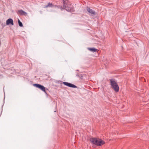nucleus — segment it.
Returning <instances> with one entry per match:
<instances>
[{
	"label": "nucleus",
	"instance_id": "1",
	"mask_svg": "<svg viewBox=\"0 0 149 149\" xmlns=\"http://www.w3.org/2000/svg\"><path fill=\"white\" fill-rule=\"evenodd\" d=\"M63 8L67 11L72 12L74 11V8L70 7L71 5L70 3L68 0H63Z\"/></svg>",
	"mask_w": 149,
	"mask_h": 149
},
{
	"label": "nucleus",
	"instance_id": "2",
	"mask_svg": "<svg viewBox=\"0 0 149 149\" xmlns=\"http://www.w3.org/2000/svg\"><path fill=\"white\" fill-rule=\"evenodd\" d=\"M110 82L111 87L112 89L116 92H118L119 90V87L116 82L114 79H110Z\"/></svg>",
	"mask_w": 149,
	"mask_h": 149
},
{
	"label": "nucleus",
	"instance_id": "3",
	"mask_svg": "<svg viewBox=\"0 0 149 149\" xmlns=\"http://www.w3.org/2000/svg\"><path fill=\"white\" fill-rule=\"evenodd\" d=\"M33 85L35 87L39 88L43 91L45 92V88L43 86L38 84H34Z\"/></svg>",
	"mask_w": 149,
	"mask_h": 149
},
{
	"label": "nucleus",
	"instance_id": "4",
	"mask_svg": "<svg viewBox=\"0 0 149 149\" xmlns=\"http://www.w3.org/2000/svg\"><path fill=\"white\" fill-rule=\"evenodd\" d=\"M63 84L65 85H66L68 87H72V88H77V86L73 84H71V83H68V82H63Z\"/></svg>",
	"mask_w": 149,
	"mask_h": 149
},
{
	"label": "nucleus",
	"instance_id": "5",
	"mask_svg": "<svg viewBox=\"0 0 149 149\" xmlns=\"http://www.w3.org/2000/svg\"><path fill=\"white\" fill-rule=\"evenodd\" d=\"M98 140L95 138H91L90 139V141L93 144L97 146Z\"/></svg>",
	"mask_w": 149,
	"mask_h": 149
},
{
	"label": "nucleus",
	"instance_id": "6",
	"mask_svg": "<svg viewBox=\"0 0 149 149\" xmlns=\"http://www.w3.org/2000/svg\"><path fill=\"white\" fill-rule=\"evenodd\" d=\"M87 11L90 13V15H95L96 14L95 11H93L92 9H90L89 8L87 7Z\"/></svg>",
	"mask_w": 149,
	"mask_h": 149
},
{
	"label": "nucleus",
	"instance_id": "7",
	"mask_svg": "<svg viewBox=\"0 0 149 149\" xmlns=\"http://www.w3.org/2000/svg\"><path fill=\"white\" fill-rule=\"evenodd\" d=\"M10 24L11 25H13V20L12 19H8L6 20V24L7 25H8Z\"/></svg>",
	"mask_w": 149,
	"mask_h": 149
},
{
	"label": "nucleus",
	"instance_id": "8",
	"mask_svg": "<svg viewBox=\"0 0 149 149\" xmlns=\"http://www.w3.org/2000/svg\"><path fill=\"white\" fill-rule=\"evenodd\" d=\"M105 142L104 141L102 140L101 139H99L98 140L97 146H101Z\"/></svg>",
	"mask_w": 149,
	"mask_h": 149
},
{
	"label": "nucleus",
	"instance_id": "9",
	"mask_svg": "<svg viewBox=\"0 0 149 149\" xmlns=\"http://www.w3.org/2000/svg\"><path fill=\"white\" fill-rule=\"evenodd\" d=\"M19 13L21 15H27V13L25 12L24 11L22 10H19L18 11Z\"/></svg>",
	"mask_w": 149,
	"mask_h": 149
},
{
	"label": "nucleus",
	"instance_id": "10",
	"mask_svg": "<svg viewBox=\"0 0 149 149\" xmlns=\"http://www.w3.org/2000/svg\"><path fill=\"white\" fill-rule=\"evenodd\" d=\"M54 5H53L52 3H49L47 5H46L45 6L44 8H47L48 7H52L54 6Z\"/></svg>",
	"mask_w": 149,
	"mask_h": 149
},
{
	"label": "nucleus",
	"instance_id": "11",
	"mask_svg": "<svg viewBox=\"0 0 149 149\" xmlns=\"http://www.w3.org/2000/svg\"><path fill=\"white\" fill-rule=\"evenodd\" d=\"M88 49L90 51L93 52H96L97 51V49L95 48H88Z\"/></svg>",
	"mask_w": 149,
	"mask_h": 149
},
{
	"label": "nucleus",
	"instance_id": "12",
	"mask_svg": "<svg viewBox=\"0 0 149 149\" xmlns=\"http://www.w3.org/2000/svg\"><path fill=\"white\" fill-rule=\"evenodd\" d=\"M18 22L19 26L20 27L23 26V24L22 22H21L19 20V19L18 20Z\"/></svg>",
	"mask_w": 149,
	"mask_h": 149
},
{
	"label": "nucleus",
	"instance_id": "13",
	"mask_svg": "<svg viewBox=\"0 0 149 149\" xmlns=\"http://www.w3.org/2000/svg\"><path fill=\"white\" fill-rule=\"evenodd\" d=\"M76 76L80 78H81L82 77V75L81 74L77 73L76 74Z\"/></svg>",
	"mask_w": 149,
	"mask_h": 149
}]
</instances>
